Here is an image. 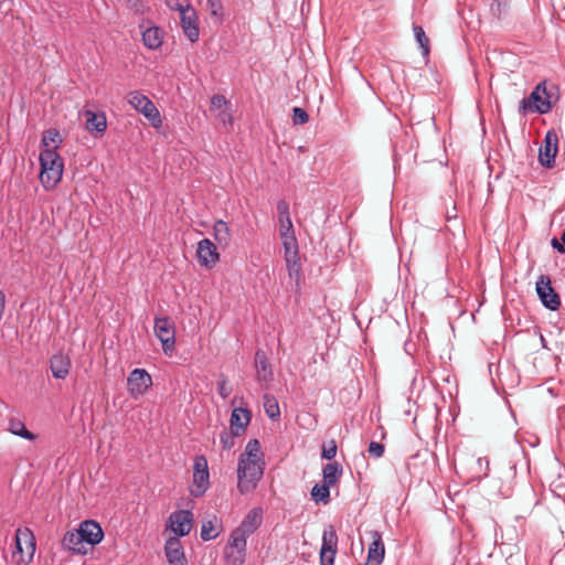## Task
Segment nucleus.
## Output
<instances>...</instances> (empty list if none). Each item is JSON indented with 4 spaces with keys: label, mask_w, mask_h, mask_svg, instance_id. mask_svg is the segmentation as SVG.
Here are the masks:
<instances>
[{
    "label": "nucleus",
    "mask_w": 565,
    "mask_h": 565,
    "mask_svg": "<svg viewBox=\"0 0 565 565\" xmlns=\"http://www.w3.org/2000/svg\"><path fill=\"white\" fill-rule=\"evenodd\" d=\"M264 455L258 439H250L241 454L237 466V489L242 494L253 492L264 475Z\"/></svg>",
    "instance_id": "1"
},
{
    "label": "nucleus",
    "mask_w": 565,
    "mask_h": 565,
    "mask_svg": "<svg viewBox=\"0 0 565 565\" xmlns=\"http://www.w3.org/2000/svg\"><path fill=\"white\" fill-rule=\"evenodd\" d=\"M263 511L259 508L252 509L241 524L230 534L225 559L230 565H244L247 554V539L260 526Z\"/></svg>",
    "instance_id": "2"
},
{
    "label": "nucleus",
    "mask_w": 565,
    "mask_h": 565,
    "mask_svg": "<svg viewBox=\"0 0 565 565\" xmlns=\"http://www.w3.org/2000/svg\"><path fill=\"white\" fill-rule=\"evenodd\" d=\"M40 181L45 190L54 189L62 180L64 163L55 148L42 149Z\"/></svg>",
    "instance_id": "3"
},
{
    "label": "nucleus",
    "mask_w": 565,
    "mask_h": 565,
    "mask_svg": "<svg viewBox=\"0 0 565 565\" xmlns=\"http://www.w3.org/2000/svg\"><path fill=\"white\" fill-rule=\"evenodd\" d=\"M14 550L12 551V561L17 565H28L35 552V542L33 533L29 529H18L14 537Z\"/></svg>",
    "instance_id": "4"
},
{
    "label": "nucleus",
    "mask_w": 565,
    "mask_h": 565,
    "mask_svg": "<svg viewBox=\"0 0 565 565\" xmlns=\"http://www.w3.org/2000/svg\"><path fill=\"white\" fill-rule=\"evenodd\" d=\"M127 102L135 110L141 113L153 128L161 127L162 118L160 111L149 97L139 90H132L128 93Z\"/></svg>",
    "instance_id": "5"
},
{
    "label": "nucleus",
    "mask_w": 565,
    "mask_h": 565,
    "mask_svg": "<svg viewBox=\"0 0 565 565\" xmlns=\"http://www.w3.org/2000/svg\"><path fill=\"white\" fill-rule=\"evenodd\" d=\"M210 472L205 456H195L193 460V479L190 487L191 495L202 497L210 488Z\"/></svg>",
    "instance_id": "6"
},
{
    "label": "nucleus",
    "mask_w": 565,
    "mask_h": 565,
    "mask_svg": "<svg viewBox=\"0 0 565 565\" xmlns=\"http://www.w3.org/2000/svg\"><path fill=\"white\" fill-rule=\"evenodd\" d=\"M153 331L162 344V351L167 356H172L175 349V329L168 317L154 319Z\"/></svg>",
    "instance_id": "7"
},
{
    "label": "nucleus",
    "mask_w": 565,
    "mask_h": 565,
    "mask_svg": "<svg viewBox=\"0 0 565 565\" xmlns=\"http://www.w3.org/2000/svg\"><path fill=\"white\" fill-rule=\"evenodd\" d=\"M543 88H544V82L539 83L535 86V88L532 90V93L527 97L523 98L520 102L519 111L522 115H527V114H533V113L543 115V114H547L552 109L554 102H544L541 98L540 94L543 93Z\"/></svg>",
    "instance_id": "8"
},
{
    "label": "nucleus",
    "mask_w": 565,
    "mask_h": 565,
    "mask_svg": "<svg viewBox=\"0 0 565 565\" xmlns=\"http://www.w3.org/2000/svg\"><path fill=\"white\" fill-rule=\"evenodd\" d=\"M194 523L193 513L190 510H177L168 519L167 529L171 530L177 537L188 535Z\"/></svg>",
    "instance_id": "9"
},
{
    "label": "nucleus",
    "mask_w": 565,
    "mask_h": 565,
    "mask_svg": "<svg viewBox=\"0 0 565 565\" xmlns=\"http://www.w3.org/2000/svg\"><path fill=\"white\" fill-rule=\"evenodd\" d=\"M151 385L152 379L145 369H135L127 377V388L132 398H138L146 394Z\"/></svg>",
    "instance_id": "10"
},
{
    "label": "nucleus",
    "mask_w": 565,
    "mask_h": 565,
    "mask_svg": "<svg viewBox=\"0 0 565 565\" xmlns=\"http://www.w3.org/2000/svg\"><path fill=\"white\" fill-rule=\"evenodd\" d=\"M536 292L543 306L555 311L561 306L558 294L553 289L551 279L546 275H541L536 281Z\"/></svg>",
    "instance_id": "11"
},
{
    "label": "nucleus",
    "mask_w": 565,
    "mask_h": 565,
    "mask_svg": "<svg viewBox=\"0 0 565 565\" xmlns=\"http://www.w3.org/2000/svg\"><path fill=\"white\" fill-rule=\"evenodd\" d=\"M338 550V535L332 525H328L323 530L322 544L320 548L321 565H333Z\"/></svg>",
    "instance_id": "12"
},
{
    "label": "nucleus",
    "mask_w": 565,
    "mask_h": 565,
    "mask_svg": "<svg viewBox=\"0 0 565 565\" xmlns=\"http://www.w3.org/2000/svg\"><path fill=\"white\" fill-rule=\"evenodd\" d=\"M557 143V134L554 130L547 131L539 150V161L543 167L552 168L554 166L558 150Z\"/></svg>",
    "instance_id": "13"
},
{
    "label": "nucleus",
    "mask_w": 565,
    "mask_h": 565,
    "mask_svg": "<svg viewBox=\"0 0 565 565\" xmlns=\"http://www.w3.org/2000/svg\"><path fill=\"white\" fill-rule=\"evenodd\" d=\"M181 28L186 39L194 43L200 38L199 19L193 7L185 8L180 13Z\"/></svg>",
    "instance_id": "14"
},
{
    "label": "nucleus",
    "mask_w": 565,
    "mask_h": 565,
    "mask_svg": "<svg viewBox=\"0 0 565 565\" xmlns=\"http://www.w3.org/2000/svg\"><path fill=\"white\" fill-rule=\"evenodd\" d=\"M196 257L201 266L212 268L220 260V254L216 245L209 238H203L198 243Z\"/></svg>",
    "instance_id": "15"
},
{
    "label": "nucleus",
    "mask_w": 565,
    "mask_h": 565,
    "mask_svg": "<svg viewBox=\"0 0 565 565\" xmlns=\"http://www.w3.org/2000/svg\"><path fill=\"white\" fill-rule=\"evenodd\" d=\"M164 553L169 565H188L184 550L179 537L172 536L166 541Z\"/></svg>",
    "instance_id": "16"
},
{
    "label": "nucleus",
    "mask_w": 565,
    "mask_h": 565,
    "mask_svg": "<svg viewBox=\"0 0 565 565\" xmlns=\"http://www.w3.org/2000/svg\"><path fill=\"white\" fill-rule=\"evenodd\" d=\"M255 369L256 379L262 386L268 385L274 380L271 365L263 350H257L255 353Z\"/></svg>",
    "instance_id": "17"
},
{
    "label": "nucleus",
    "mask_w": 565,
    "mask_h": 565,
    "mask_svg": "<svg viewBox=\"0 0 565 565\" xmlns=\"http://www.w3.org/2000/svg\"><path fill=\"white\" fill-rule=\"evenodd\" d=\"M77 530L83 535L84 542L90 545L98 544L104 537L100 525L93 520L83 521Z\"/></svg>",
    "instance_id": "18"
},
{
    "label": "nucleus",
    "mask_w": 565,
    "mask_h": 565,
    "mask_svg": "<svg viewBox=\"0 0 565 565\" xmlns=\"http://www.w3.org/2000/svg\"><path fill=\"white\" fill-rule=\"evenodd\" d=\"M71 359L67 354L58 352L50 359V370L53 377L64 380L70 374Z\"/></svg>",
    "instance_id": "19"
},
{
    "label": "nucleus",
    "mask_w": 565,
    "mask_h": 565,
    "mask_svg": "<svg viewBox=\"0 0 565 565\" xmlns=\"http://www.w3.org/2000/svg\"><path fill=\"white\" fill-rule=\"evenodd\" d=\"M140 29L142 30V42L147 49L158 50L162 45L164 34L162 29L156 25L145 28L143 24H140Z\"/></svg>",
    "instance_id": "20"
},
{
    "label": "nucleus",
    "mask_w": 565,
    "mask_h": 565,
    "mask_svg": "<svg viewBox=\"0 0 565 565\" xmlns=\"http://www.w3.org/2000/svg\"><path fill=\"white\" fill-rule=\"evenodd\" d=\"M86 117L85 128L89 132L96 131L97 134H104L107 129V118L105 113H95L93 110H85Z\"/></svg>",
    "instance_id": "21"
},
{
    "label": "nucleus",
    "mask_w": 565,
    "mask_h": 565,
    "mask_svg": "<svg viewBox=\"0 0 565 565\" xmlns=\"http://www.w3.org/2000/svg\"><path fill=\"white\" fill-rule=\"evenodd\" d=\"M278 223H279V235L292 234L294 225L290 218L289 203L285 200H279L277 203Z\"/></svg>",
    "instance_id": "22"
},
{
    "label": "nucleus",
    "mask_w": 565,
    "mask_h": 565,
    "mask_svg": "<svg viewBox=\"0 0 565 565\" xmlns=\"http://www.w3.org/2000/svg\"><path fill=\"white\" fill-rule=\"evenodd\" d=\"M385 555V547L379 532L373 533V542L367 551V562L373 565H381Z\"/></svg>",
    "instance_id": "23"
},
{
    "label": "nucleus",
    "mask_w": 565,
    "mask_h": 565,
    "mask_svg": "<svg viewBox=\"0 0 565 565\" xmlns=\"http://www.w3.org/2000/svg\"><path fill=\"white\" fill-rule=\"evenodd\" d=\"M250 412L246 408L236 407L231 414V429L239 435L250 422Z\"/></svg>",
    "instance_id": "24"
},
{
    "label": "nucleus",
    "mask_w": 565,
    "mask_h": 565,
    "mask_svg": "<svg viewBox=\"0 0 565 565\" xmlns=\"http://www.w3.org/2000/svg\"><path fill=\"white\" fill-rule=\"evenodd\" d=\"M84 543L85 542L83 535L78 530L66 532L62 540V545L64 548H67L68 551L77 554L86 553Z\"/></svg>",
    "instance_id": "25"
},
{
    "label": "nucleus",
    "mask_w": 565,
    "mask_h": 565,
    "mask_svg": "<svg viewBox=\"0 0 565 565\" xmlns=\"http://www.w3.org/2000/svg\"><path fill=\"white\" fill-rule=\"evenodd\" d=\"M213 236L220 247H228L232 242V232L228 224L223 220H217L213 225Z\"/></svg>",
    "instance_id": "26"
},
{
    "label": "nucleus",
    "mask_w": 565,
    "mask_h": 565,
    "mask_svg": "<svg viewBox=\"0 0 565 565\" xmlns=\"http://www.w3.org/2000/svg\"><path fill=\"white\" fill-rule=\"evenodd\" d=\"M222 522L216 515L204 520L201 526V539L205 542L216 539L221 533Z\"/></svg>",
    "instance_id": "27"
},
{
    "label": "nucleus",
    "mask_w": 565,
    "mask_h": 565,
    "mask_svg": "<svg viewBox=\"0 0 565 565\" xmlns=\"http://www.w3.org/2000/svg\"><path fill=\"white\" fill-rule=\"evenodd\" d=\"M342 473L343 468L339 462H329L324 465L322 468L323 482L332 487L339 482L340 478L342 477Z\"/></svg>",
    "instance_id": "28"
},
{
    "label": "nucleus",
    "mask_w": 565,
    "mask_h": 565,
    "mask_svg": "<svg viewBox=\"0 0 565 565\" xmlns=\"http://www.w3.org/2000/svg\"><path fill=\"white\" fill-rule=\"evenodd\" d=\"M62 141L63 140L60 135V131L55 128H51L43 132L42 139H41V145H42L43 149L55 148V150L57 151V148L60 147Z\"/></svg>",
    "instance_id": "29"
},
{
    "label": "nucleus",
    "mask_w": 565,
    "mask_h": 565,
    "mask_svg": "<svg viewBox=\"0 0 565 565\" xmlns=\"http://www.w3.org/2000/svg\"><path fill=\"white\" fill-rule=\"evenodd\" d=\"M8 430L11 434L22 437L26 440H34L36 438V436L33 433H31L26 429L24 423L21 422L20 419H15V418L10 419Z\"/></svg>",
    "instance_id": "30"
},
{
    "label": "nucleus",
    "mask_w": 565,
    "mask_h": 565,
    "mask_svg": "<svg viewBox=\"0 0 565 565\" xmlns=\"http://www.w3.org/2000/svg\"><path fill=\"white\" fill-rule=\"evenodd\" d=\"M280 238L282 241V246L285 250V258L296 257L299 255L295 232L292 234H281Z\"/></svg>",
    "instance_id": "31"
},
{
    "label": "nucleus",
    "mask_w": 565,
    "mask_h": 565,
    "mask_svg": "<svg viewBox=\"0 0 565 565\" xmlns=\"http://www.w3.org/2000/svg\"><path fill=\"white\" fill-rule=\"evenodd\" d=\"M263 399L266 415L273 420L278 419L280 417V409L277 398L271 394H265Z\"/></svg>",
    "instance_id": "32"
},
{
    "label": "nucleus",
    "mask_w": 565,
    "mask_h": 565,
    "mask_svg": "<svg viewBox=\"0 0 565 565\" xmlns=\"http://www.w3.org/2000/svg\"><path fill=\"white\" fill-rule=\"evenodd\" d=\"M330 488L331 486H329L326 482H323L322 484H315L311 489L312 500H315L317 503H328L330 501Z\"/></svg>",
    "instance_id": "33"
},
{
    "label": "nucleus",
    "mask_w": 565,
    "mask_h": 565,
    "mask_svg": "<svg viewBox=\"0 0 565 565\" xmlns=\"http://www.w3.org/2000/svg\"><path fill=\"white\" fill-rule=\"evenodd\" d=\"M285 260L289 277L299 284L301 278V263L299 255L296 257L285 258Z\"/></svg>",
    "instance_id": "34"
},
{
    "label": "nucleus",
    "mask_w": 565,
    "mask_h": 565,
    "mask_svg": "<svg viewBox=\"0 0 565 565\" xmlns=\"http://www.w3.org/2000/svg\"><path fill=\"white\" fill-rule=\"evenodd\" d=\"M414 34L419 47L422 49L423 55L427 56L429 54V41L425 34V31L422 26H414Z\"/></svg>",
    "instance_id": "35"
},
{
    "label": "nucleus",
    "mask_w": 565,
    "mask_h": 565,
    "mask_svg": "<svg viewBox=\"0 0 565 565\" xmlns=\"http://www.w3.org/2000/svg\"><path fill=\"white\" fill-rule=\"evenodd\" d=\"M508 9L509 3L507 0H492L490 4V12L497 19L503 18L507 14Z\"/></svg>",
    "instance_id": "36"
},
{
    "label": "nucleus",
    "mask_w": 565,
    "mask_h": 565,
    "mask_svg": "<svg viewBox=\"0 0 565 565\" xmlns=\"http://www.w3.org/2000/svg\"><path fill=\"white\" fill-rule=\"evenodd\" d=\"M210 14L217 21L222 22L223 19V4L221 0H206Z\"/></svg>",
    "instance_id": "37"
},
{
    "label": "nucleus",
    "mask_w": 565,
    "mask_h": 565,
    "mask_svg": "<svg viewBox=\"0 0 565 565\" xmlns=\"http://www.w3.org/2000/svg\"><path fill=\"white\" fill-rule=\"evenodd\" d=\"M232 386L225 375H220L217 381V393L222 398H227L232 394Z\"/></svg>",
    "instance_id": "38"
},
{
    "label": "nucleus",
    "mask_w": 565,
    "mask_h": 565,
    "mask_svg": "<svg viewBox=\"0 0 565 565\" xmlns=\"http://www.w3.org/2000/svg\"><path fill=\"white\" fill-rule=\"evenodd\" d=\"M237 435L232 429H231V431L224 430L220 435V440H221L223 449H226V450L232 449L234 447V445H235V437Z\"/></svg>",
    "instance_id": "39"
},
{
    "label": "nucleus",
    "mask_w": 565,
    "mask_h": 565,
    "mask_svg": "<svg viewBox=\"0 0 565 565\" xmlns=\"http://www.w3.org/2000/svg\"><path fill=\"white\" fill-rule=\"evenodd\" d=\"M337 455V444L332 439L322 446L321 457L327 460H332Z\"/></svg>",
    "instance_id": "40"
},
{
    "label": "nucleus",
    "mask_w": 565,
    "mask_h": 565,
    "mask_svg": "<svg viewBox=\"0 0 565 565\" xmlns=\"http://www.w3.org/2000/svg\"><path fill=\"white\" fill-rule=\"evenodd\" d=\"M309 120V116L303 108L295 107L292 109V121L295 125H303Z\"/></svg>",
    "instance_id": "41"
},
{
    "label": "nucleus",
    "mask_w": 565,
    "mask_h": 565,
    "mask_svg": "<svg viewBox=\"0 0 565 565\" xmlns=\"http://www.w3.org/2000/svg\"><path fill=\"white\" fill-rule=\"evenodd\" d=\"M166 4L170 10L178 11L179 13L185 8L192 7L189 0H166Z\"/></svg>",
    "instance_id": "42"
},
{
    "label": "nucleus",
    "mask_w": 565,
    "mask_h": 565,
    "mask_svg": "<svg viewBox=\"0 0 565 565\" xmlns=\"http://www.w3.org/2000/svg\"><path fill=\"white\" fill-rule=\"evenodd\" d=\"M384 445L377 441H371L367 448L370 457L381 458L384 455Z\"/></svg>",
    "instance_id": "43"
},
{
    "label": "nucleus",
    "mask_w": 565,
    "mask_h": 565,
    "mask_svg": "<svg viewBox=\"0 0 565 565\" xmlns=\"http://www.w3.org/2000/svg\"><path fill=\"white\" fill-rule=\"evenodd\" d=\"M127 7L135 14H143L147 6L142 0H127Z\"/></svg>",
    "instance_id": "44"
},
{
    "label": "nucleus",
    "mask_w": 565,
    "mask_h": 565,
    "mask_svg": "<svg viewBox=\"0 0 565 565\" xmlns=\"http://www.w3.org/2000/svg\"><path fill=\"white\" fill-rule=\"evenodd\" d=\"M226 105H227V100L223 95H214L211 98V107L213 109H222V108L226 107Z\"/></svg>",
    "instance_id": "45"
},
{
    "label": "nucleus",
    "mask_w": 565,
    "mask_h": 565,
    "mask_svg": "<svg viewBox=\"0 0 565 565\" xmlns=\"http://www.w3.org/2000/svg\"><path fill=\"white\" fill-rule=\"evenodd\" d=\"M551 244H552L553 248L556 249L558 253H564L565 252V230L562 232L561 242L554 237L552 239Z\"/></svg>",
    "instance_id": "46"
},
{
    "label": "nucleus",
    "mask_w": 565,
    "mask_h": 565,
    "mask_svg": "<svg viewBox=\"0 0 565 565\" xmlns=\"http://www.w3.org/2000/svg\"><path fill=\"white\" fill-rule=\"evenodd\" d=\"M477 463L480 468L479 477H487L489 472V460L487 458L479 457Z\"/></svg>",
    "instance_id": "47"
},
{
    "label": "nucleus",
    "mask_w": 565,
    "mask_h": 565,
    "mask_svg": "<svg viewBox=\"0 0 565 565\" xmlns=\"http://www.w3.org/2000/svg\"><path fill=\"white\" fill-rule=\"evenodd\" d=\"M541 95V98L544 100V102H554L553 100V93H552V88L548 89L546 87V83L544 82V88H543V93L540 94Z\"/></svg>",
    "instance_id": "48"
},
{
    "label": "nucleus",
    "mask_w": 565,
    "mask_h": 565,
    "mask_svg": "<svg viewBox=\"0 0 565 565\" xmlns=\"http://www.w3.org/2000/svg\"><path fill=\"white\" fill-rule=\"evenodd\" d=\"M4 309H6V295L2 290H0V320L3 317Z\"/></svg>",
    "instance_id": "49"
},
{
    "label": "nucleus",
    "mask_w": 565,
    "mask_h": 565,
    "mask_svg": "<svg viewBox=\"0 0 565 565\" xmlns=\"http://www.w3.org/2000/svg\"><path fill=\"white\" fill-rule=\"evenodd\" d=\"M220 118L222 119L223 122H225L226 120L231 121L232 120V116L226 113V111H222L220 113Z\"/></svg>",
    "instance_id": "50"
}]
</instances>
